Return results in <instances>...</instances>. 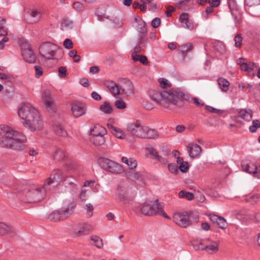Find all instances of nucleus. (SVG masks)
I'll return each mask as SVG.
<instances>
[{
    "mask_svg": "<svg viewBox=\"0 0 260 260\" xmlns=\"http://www.w3.org/2000/svg\"><path fill=\"white\" fill-rule=\"evenodd\" d=\"M104 135H101L98 136L93 137L92 139L93 144L98 146L103 145L105 142Z\"/></svg>",
    "mask_w": 260,
    "mask_h": 260,
    "instance_id": "nucleus-33",
    "label": "nucleus"
},
{
    "mask_svg": "<svg viewBox=\"0 0 260 260\" xmlns=\"http://www.w3.org/2000/svg\"><path fill=\"white\" fill-rule=\"evenodd\" d=\"M89 230L87 224H83L75 230V234L77 236H80L87 234Z\"/></svg>",
    "mask_w": 260,
    "mask_h": 260,
    "instance_id": "nucleus-26",
    "label": "nucleus"
},
{
    "mask_svg": "<svg viewBox=\"0 0 260 260\" xmlns=\"http://www.w3.org/2000/svg\"><path fill=\"white\" fill-rule=\"evenodd\" d=\"M208 3L210 6L212 7H217L220 5V0H208Z\"/></svg>",
    "mask_w": 260,
    "mask_h": 260,
    "instance_id": "nucleus-64",
    "label": "nucleus"
},
{
    "mask_svg": "<svg viewBox=\"0 0 260 260\" xmlns=\"http://www.w3.org/2000/svg\"><path fill=\"white\" fill-rule=\"evenodd\" d=\"M218 84L220 89L224 92H226L229 89L230 83L226 79L223 78H219L217 80Z\"/></svg>",
    "mask_w": 260,
    "mask_h": 260,
    "instance_id": "nucleus-29",
    "label": "nucleus"
},
{
    "mask_svg": "<svg viewBox=\"0 0 260 260\" xmlns=\"http://www.w3.org/2000/svg\"><path fill=\"white\" fill-rule=\"evenodd\" d=\"M16 234L15 229L13 227L9 226L6 224L0 222V235H9L11 236H14Z\"/></svg>",
    "mask_w": 260,
    "mask_h": 260,
    "instance_id": "nucleus-19",
    "label": "nucleus"
},
{
    "mask_svg": "<svg viewBox=\"0 0 260 260\" xmlns=\"http://www.w3.org/2000/svg\"><path fill=\"white\" fill-rule=\"evenodd\" d=\"M145 48L142 47V45L139 44L138 45L135 46L134 48V52L133 53L138 54L142 52Z\"/></svg>",
    "mask_w": 260,
    "mask_h": 260,
    "instance_id": "nucleus-61",
    "label": "nucleus"
},
{
    "mask_svg": "<svg viewBox=\"0 0 260 260\" xmlns=\"http://www.w3.org/2000/svg\"><path fill=\"white\" fill-rule=\"evenodd\" d=\"M181 23L182 26L184 28L188 29L189 30H193L194 28L193 24L190 20L181 21Z\"/></svg>",
    "mask_w": 260,
    "mask_h": 260,
    "instance_id": "nucleus-45",
    "label": "nucleus"
},
{
    "mask_svg": "<svg viewBox=\"0 0 260 260\" xmlns=\"http://www.w3.org/2000/svg\"><path fill=\"white\" fill-rule=\"evenodd\" d=\"M52 156L54 159L61 160L64 159L66 157V154L62 149L58 148L53 152Z\"/></svg>",
    "mask_w": 260,
    "mask_h": 260,
    "instance_id": "nucleus-31",
    "label": "nucleus"
},
{
    "mask_svg": "<svg viewBox=\"0 0 260 260\" xmlns=\"http://www.w3.org/2000/svg\"><path fill=\"white\" fill-rule=\"evenodd\" d=\"M18 115L25 120L23 125L31 131L40 130L43 128V122L38 111L28 103H23L18 110Z\"/></svg>",
    "mask_w": 260,
    "mask_h": 260,
    "instance_id": "nucleus-1",
    "label": "nucleus"
},
{
    "mask_svg": "<svg viewBox=\"0 0 260 260\" xmlns=\"http://www.w3.org/2000/svg\"><path fill=\"white\" fill-rule=\"evenodd\" d=\"M4 38L0 40V49H3L5 47V43L9 41V39L6 36H3Z\"/></svg>",
    "mask_w": 260,
    "mask_h": 260,
    "instance_id": "nucleus-62",
    "label": "nucleus"
},
{
    "mask_svg": "<svg viewBox=\"0 0 260 260\" xmlns=\"http://www.w3.org/2000/svg\"><path fill=\"white\" fill-rule=\"evenodd\" d=\"M184 98H182V99H184L186 100H189L190 102L193 103L196 106L199 107H201L204 105V102L199 99L198 98L196 97H191L190 98H188V95L187 94H185L184 93Z\"/></svg>",
    "mask_w": 260,
    "mask_h": 260,
    "instance_id": "nucleus-28",
    "label": "nucleus"
},
{
    "mask_svg": "<svg viewBox=\"0 0 260 260\" xmlns=\"http://www.w3.org/2000/svg\"><path fill=\"white\" fill-rule=\"evenodd\" d=\"M192 48V43H187L186 44L179 45V48L182 53V56H183L184 54L190 51Z\"/></svg>",
    "mask_w": 260,
    "mask_h": 260,
    "instance_id": "nucleus-32",
    "label": "nucleus"
},
{
    "mask_svg": "<svg viewBox=\"0 0 260 260\" xmlns=\"http://www.w3.org/2000/svg\"><path fill=\"white\" fill-rule=\"evenodd\" d=\"M188 218V212H184L182 214L175 213L173 217L174 222L182 228H186L190 224L191 221Z\"/></svg>",
    "mask_w": 260,
    "mask_h": 260,
    "instance_id": "nucleus-11",
    "label": "nucleus"
},
{
    "mask_svg": "<svg viewBox=\"0 0 260 260\" xmlns=\"http://www.w3.org/2000/svg\"><path fill=\"white\" fill-rule=\"evenodd\" d=\"M53 128L55 133L59 136L66 137L68 135L67 131L60 124L55 125Z\"/></svg>",
    "mask_w": 260,
    "mask_h": 260,
    "instance_id": "nucleus-30",
    "label": "nucleus"
},
{
    "mask_svg": "<svg viewBox=\"0 0 260 260\" xmlns=\"http://www.w3.org/2000/svg\"><path fill=\"white\" fill-rule=\"evenodd\" d=\"M179 168L181 172H186L189 168L188 162L187 161L183 162L180 165Z\"/></svg>",
    "mask_w": 260,
    "mask_h": 260,
    "instance_id": "nucleus-53",
    "label": "nucleus"
},
{
    "mask_svg": "<svg viewBox=\"0 0 260 260\" xmlns=\"http://www.w3.org/2000/svg\"><path fill=\"white\" fill-rule=\"evenodd\" d=\"M67 69L64 67H60L58 69V73L59 76L63 78L66 75Z\"/></svg>",
    "mask_w": 260,
    "mask_h": 260,
    "instance_id": "nucleus-59",
    "label": "nucleus"
},
{
    "mask_svg": "<svg viewBox=\"0 0 260 260\" xmlns=\"http://www.w3.org/2000/svg\"><path fill=\"white\" fill-rule=\"evenodd\" d=\"M98 164L102 169L112 173L118 174L124 172V170L120 165L107 158L100 157Z\"/></svg>",
    "mask_w": 260,
    "mask_h": 260,
    "instance_id": "nucleus-7",
    "label": "nucleus"
},
{
    "mask_svg": "<svg viewBox=\"0 0 260 260\" xmlns=\"http://www.w3.org/2000/svg\"><path fill=\"white\" fill-rule=\"evenodd\" d=\"M242 168L244 171L249 174H254L255 176L260 178V166L257 167L254 163L250 162L249 163L243 164Z\"/></svg>",
    "mask_w": 260,
    "mask_h": 260,
    "instance_id": "nucleus-13",
    "label": "nucleus"
},
{
    "mask_svg": "<svg viewBox=\"0 0 260 260\" xmlns=\"http://www.w3.org/2000/svg\"><path fill=\"white\" fill-rule=\"evenodd\" d=\"M82 4L80 2H75L73 4V8L77 11L81 10V8H82Z\"/></svg>",
    "mask_w": 260,
    "mask_h": 260,
    "instance_id": "nucleus-57",
    "label": "nucleus"
},
{
    "mask_svg": "<svg viewBox=\"0 0 260 260\" xmlns=\"http://www.w3.org/2000/svg\"><path fill=\"white\" fill-rule=\"evenodd\" d=\"M160 19L158 17L154 18L151 22V25L153 28L158 27L160 24Z\"/></svg>",
    "mask_w": 260,
    "mask_h": 260,
    "instance_id": "nucleus-54",
    "label": "nucleus"
},
{
    "mask_svg": "<svg viewBox=\"0 0 260 260\" xmlns=\"http://www.w3.org/2000/svg\"><path fill=\"white\" fill-rule=\"evenodd\" d=\"M140 211L145 215H160L165 218L170 219L164 210L162 204L159 203L158 200H155L152 204L144 203L141 205Z\"/></svg>",
    "mask_w": 260,
    "mask_h": 260,
    "instance_id": "nucleus-5",
    "label": "nucleus"
},
{
    "mask_svg": "<svg viewBox=\"0 0 260 260\" xmlns=\"http://www.w3.org/2000/svg\"><path fill=\"white\" fill-rule=\"evenodd\" d=\"M149 154L151 155V158L153 159H157L159 158V155L156 151V150L154 149L152 147H149L148 148Z\"/></svg>",
    "mask_w": 260,
    "mask_h": 260,
    "instance_id": "nucleus-44",
    "label": "nucleus"
},
{
    "mask_svg": "<svg viewBox=\"0 0 260 260\" xmlns=\"http://www.w3.org/2000/svg\"><path fill=\"white\" fill-rule=\"evenodd\" d=\"M137 30L141 34H146L147 30L146 23L143 21H139L137 26Z\"/></svg>",
    "mask_w": 260,
    "mask_h": 260,
    "instance_id": "nucleus-38",
    "label": "nucleus"
},
{
    "mask_svg": "<svg viewBox=\"0 0 260 260\" xmlns=\"http://www.w3.org/2000/svg\"><path fill=\"white\" fill-rule=\"evenodd\" d=\"M41 14L37 10H34L28 12L27 16V21L29 23H33L39 20L41 17Z\"/></svg>",
    "mask_w": 260,
    "mask_h": 260,
    "instance_id": "nucleus-20",
    "label": "nucleus"
},
{
    "mask_svg": "<svg viewBox=\"0 0 260 260\" xmlns=\"http://www.w3.org/2000/svg\"><path fill=\"white\" fill-rule=\"evenodd\" d=\"M0 145L2 147L21 149L22 144L26 141L25 136L5 125L0 126Z\"/></svg>",
    "mask_w": 260,
    "mask_h": 260,
    "instance_id": "nucleus-2",
    "label": "nucleus"
},
{
    "mask_svg": "<svg viewBox=\"0 0 260 260\" xmlns=\"http://www.w3.org/2000/svg\"><path fill=\"white\" fill-rule=\"evenodd\" d=\"M21 53L23 59L25 61L31 63L35 62V54L31 49L30 45L27 43H24L22 45Z\"/></svg>",
    "mask_w": 260,
    "mask_h": 260,
    "instance_id": "nucleus-10",
    "label": "nucleus"
},
{
    "mask_svg": "<svg viewBox=\"0 0 260 260\" xmlns=\"http://www.w3.org/2000/svg\"><path fill=\"white\" fill-rule=\"evenodd\" d=\"M106 133V128L99 124L95 125L94 127L90 130V134L93 137L105 135Z\"/></svg>",
    "mask_w": 260,
    "mask_h": 260,
    "instance_id": "nucleus-23",
    "label": "nucleus"
},
{
    "mask_svg": "<svg viewBox=\"0 0 260 260\" xmlns=\"http://www.w3.org/2000/svg\"><path fill=\"white\" fill-rule=\"evenodd\" d=\"M100 109L106 114L111 113L113 110L111 106L107 102H105L104 104L100 106Z\"/></svg>",
    "mask_w": 260,
    "mask_h": 260,
    "instance_id": "nucleus-36",
    "label": "nucleus"
},
{
    "mask_svg": "<svg viewBox=\"0 0 260 260\" xmlns=\"http://www.w3.org/2000/svg\"><path fill=\"white\" fill-rule=\"evenodd\" d=\"M205 250H206L209 253H212V252L217 251L218 250V244L216 245H205Z\"/></svg>",
    "mask_w": 260,
    "mask_h": 260,
    "instance_id": "nucleus-43",
    "label": "nucleus"
},
{
    "mask_svg": "<svg viewBox=\"0 0 260 260\" xmlns=\"http://www.w3.org/2000/svg\"><path fill=\"white\" fill-rule=\"evenodd\" d=\"M76 206V202L72 201L67 206L52 212L48 216V219L54 222L65 220L73 213Z\"/></svg>",
    "mask_w": 260,
    "mask_h": 260,
    "instance_id": "nucleus-6",
    "label": "nucleus"
},
{
    "mask_svg": "<svg viewBox=\"0 0 260 260\" xmlns=\"http://www.w3.org/2000/svg\"><path fill=\"white\" fill-rule=\"evenodd\" d=\"M64 178L63 173L60 170H55L49 178L45 183V187L51 190L59 184L60 180Z\"/></svg>",
    "mask_w": 260,
    "mask_h": 260,
    "instance_id": "nucleus-9",
    "label": "nucleus"
},
{
    "mask_svg": "<svg viewBox=\"0 0 260 260\" xmlns=\"http://www.w3.org/2000/svg\"><path fill=\"white\" fill-rule=\"evenodd\" d=\"M159 82L160 83L161 87L163 88H165L168 87H170L171 86V84L169 82V81L165 78H159Z\"/></svg>",
    "mask_w": 260,
    "mask_h": 260,
    "instance_id": "nucleus-48",
    "label": "nucleus"
},
{
    "mask_svg": "<svg viewBox=\"0 0 260 260\" xmlns=\"http://www.w3.org/2000/svg\"><path fill=\"white\" fill-rule=\"evenodd\" d=\"M57 46L49 42H45L40 46L39 53L48 59H54Z\"/></svg>",
    "mask_w": 260,
    "mask_h": 260,
    "instance_id": "nucleus-8",
    "label": "nucleus"
},
{
    "mask_svg": "<svg viewBox=\"0 0 260 260\" xmlns=\"http://www.w3.org/2000/svg\"><path fill=\"white\" fill-rule=\"evenodd\" d=\"M121 160L122 161L126 164L131 170L136 168L137 166V162L136 160L133 158H128L127 157L123 156Z\"/></svg>",
    "mask_w": 260,
    "mask_h": 260,
    "instance_id": "nucleus-27",
    "label": "nucleus"
},
{
    "mask_svg": "<svg viewBox=\"0 0 260 260\" xmlns=\"http://www.w3.org/2000/svg\"><path fill=\"white\" fill-rule=\"evenodd\" d=\"M141 136V138L146 139H155L158 136L157 132L155 129L149 128L146 126L143 127V131Z\"/></svg>",
    "mask_w": 260,
    "mask_h": 260,
    "instance_id": "nucleus-16",
    "label": "nucleus"
},
{
    "mask_svg": "<svg viewBox=\"0 0 260 260\" xmlns=\"http://www.w3.org/2000/svg\"><path fill=\"white\" fill-rule=\"evenodd\" d=\"M35 75L37 78H39L43 74L42 68L39 66H35Z\"/></svg>",
    "mask_w": 260,
    "mask_h": 260,
    "instance_id": "nucleus-55",
    "label": "nucleus"
},
{
    "mask_svg": "<svg viewBox=\"0 0 260 260\" xmlns=\"http://www.w3.org/2000/svg\"><path fill=\"white\" fill-rule=\"evenodd\" d=\"M90 240L94 242L93 244L97 247L101 248L103 246V240L99 237L93 235L90 237Z\"/></svg>",
    "mask_w": 260,
    "mask_h": 260,
    "instance_id": "nucleus-35",
    "label": "nucleus"
},
{
    "mask_svg": "<svg viewBox=\"0 0 260 260\" xmlns=\"http://www.w3.org/2000/svg\"><path fill=\"white\" fill-rule=\"evenodd\" d=\"M77 51L76 50H72L69 53V55L70 57L74 59V60L76 62H78L81 60V57L77 54Z\"/></svg>",
    "mask_w": 260,
    "mask_h": 260,
    "instance_id": "nucleus-41",
    "label": "nucleus"
},
{
    "mask_svg": "<svg viewBox=\"0 0 260 260\" xmlns=\"http://www.w3.org/2000/svg\"><path fill=\"white\" fill-rule=\"evenodd\" d=\"M87 206V214L88 217H91L92 215V211L93 210V207L92 205L90 204H88L86 205Z\"/></svg>",
    "mask_w": 260,
    "mask_h": 260,
    "instance_id": "nucleus-60",
    "label": "nucleus"
},
{
    "mask_svg": "<svg viewBox=\"0 0 260 260\" xmlns=\"http://www.w3.org/2000/svg\"><path fill=\"white\" fill-rule=\"evenodd\" d=\"M184 96L183 90L178 88H172L168 91H152L150 93V98L157 103H172L180 107L183 105L182 98H185Z\"/></svg>",
    "mask_w": 260,
    "mask_h": 260,
    "instance_id": "nucleus-3",
    "label": "nucleus"
},
{
    "mask_svg": "<svg viewBox=\"0 0 260 260\" xmlns=\"http://www.w3.org/2000/svg\"><path fill=\"white\" fill-rule=\"evenodd\" d=\"M107 87L115 96L122 93L121 92V89H120V86L119 87L118 85L113 81L109 82L107 85Z\"/></svg>",
    "mask_w": 260,
    "mask_h": 260,
    "instance_id": "nucleus-24",
    "label": "nucleus"
},
{
    "mask_svg": "<svg viewBox=\"0 0 260 260\" xmlns=\"http://www.w3.org/2000/svg\"><path fill=\"white\" fill-rule=\"evenodd\" d=\"M72 111L76 117H79L85 113V109L80 103L75 102L72 104Z\"/></svg>",
    "mask_w": 260,
    "mask_h": 260,
    "instance_id": "nucleus-17",
    "label": "nucleus"
},
{
    "mask_svg": "<svg viewBox=\"0 0 260 260\" xmlns=\"http://www.w3.org/2000/svg\"><path fill=\"white\" fill-rule=\"evenodd\" d=\"M260 127V121L258 119H254L252 120V125L249 126V131L254 133L256 132V129Z\"/></svg>",
    "mask_w": 260,
    "mask_h": 260,
    "instance_id": "nucleus-37",
    "label": "nucleus"
},
{
    "mask_svg": "<svg viewBox=\"0 0 260 260\" xmlns=\"http://www.w3.org/2000/svg\"><path fill=\"white\" fill-rule=\"evenodd\" d=\"M179 197L180 198H186L188 200H192L194 198V195L192 193L190 192H186L184 190H181L179 192Z\"/></svg>",
    "mask_w": 260,
    "mask_h": 260,
    "instance_id": "nucleus-39",
    "label": "nucleus"
},
{
    "mask_svg": "<svg viewBox=\"0 0 260 260\" xmlns=\"http://www.w3.org/2000/svg\"><path fill=\"white\" fill-rule=\"evenodd\" d=\"M138 41L142 47L146 48L148 43V39L145 34L140 33L138 37Z\"/></svg>",
    "mask_w": 260,
    "mask_h": 260,
    "instance_id": "nucleus-34",
    "label": "nucleus"
},
{
    "mask_svg": "<svg viewBox=\"0 0 260 260\" xmlns=\"http://www.w3.org/2000/svg\"><path fill=\"white\" fill-rule=\"evenodd\" d=\"M168 169L170 172L173 174H176L178 172V166L174 164H169Z\"/></svg>",
    "mask_w": 260,
    "mask_h": 260,
    "instance_id": "nucleus-52",
    "label": "nucleus"
},
{
    "mask_svg": "<svg viewBox=\"0 0 260 260\" xmlns=\"http://www.w3.org/2000/svg\"><path fill=\"white\" fill-rule=\"evenodd\" d=\"M242 37L241 34H237L234 38L235 46L237 48H239L242 45Z\"/></svg>",
    "mask_w": 260,
    "mask_h": 260,
    "instance_id": "nucleus-46",
    "label": "nucleus"
},
{
    "mask_svg": "<svg viewBox=\"0 0 260 260\" xmlns=\"http://www.w3.org/2000/svg\"><path fill=\"white\" fill-rule=\"evenodd\" d=\"M0 79L5 81H10L11 80V76L4 73H0Z\"/></svg>",
    "mask_w": 260,
    "mask_h": 260,
    "instance_id": "nucleus-56",
    "label": "nucleus"
},
{
    "mask_svg": "<svg viewBox=\"0 0 260 260\" xmlns=\"http://www.w3.org/2000/svg\"><path fill=\"white\" fill-rule=\"evenodd\" d=\"M187 151L189 156L194 158L199 156L202 151V148L198 144L191 143L187 146Z\"/></svg>",
    "mask_w": 260,
    "mask_h": 260,
    "instance_id": "nucleus-15",
    "label": "nucleus"
},
{
    "mask_svg": "<svg viewBox=\"0 0 260 260\" xmlns=\"http://www.w3.org/2000/svg\"><path fill=\"white\" fill-rule=\"evenodd\" d=\"M143 126L140 121L137 120L136 122L130 123L127 125V131L133 136L141 138V134L143 131Z\"/></svg>",
    "mask_w": 260,
    "mask_h": 260,
    "instance_id": "nucleus-12",
    "label": "nucleus"
},
{
    "mask_svg": "<svg viewBox=\"0 0 260 260\" xmlns=\"http://www.w3.org/2000/svg\"><path fill=\"white\" fill-rule=\"evenodd\" d=\"M121 89V93H125L127 95H130L134 93L133 89L134 86L132 82L128 79H124V84L120 86Z\"/></svg>",
    "mask_w": 260,
    "mask_h": 260,
    "instance_id": "nucleus-18",
    "label": "nucleus"
},
{
    "mask_svg": "<svg viewBox=\"0 0 260 260\" xmlns=\"http://www.w3.org/2000/svg\"><path fill=\"white\" fill-rule=\"evenodd\" d=\"M72 24V21L69 19L66 18L63 19L62 22V26H63L66 28H71Z\"/></svg>",
    "mask_w": 260,
    "mask_h": 260,
    "instance_id": "nucleus-49",
    "label": "nucleus"
},
{
    "mask_svg": "<svg viewBox=\"0 0 260 260\" xmlns=\"http://www.w3.org/2000/svg\"><path fill=\"white\" fill-rule=\"evenodd\" d=\"M214 47L220 54H223L226 50L225 45L221 42L216 43L214 45Z\"/></svg>",
    "mask_w": 260,
    "mask_h": 260,
    "instance_id": "nucleus-40",
    "label": "nucleus"
},
{
    "mask_svg": "<svg viewBox=\"0 0 260 260\" xmlns=\"http://www.w3.org/2000/svg\"><path fill=\"white\" fill-rule=\"evenodd\" d=\"M115 106L118 109H123L126 107L125 103L121 99L116 101Z\"/></svg>",
    "mask_w": 260,
    "mask_h": 260,
    "instance_id": "nucleus-50",
    "label": "nucleus"
},
{
    "mask_svg": "<svg viewBox=\"0 0 260 260\" xmlns=\"http://www.w3.org/2000/svg\"><path fill=\"white\" fill-rule=\"evenodd\" d=\"M51 100L50 91L48 90H45L42 95V100L47 108L52 107L53 103Z\"/></svg>",
    "mask_w": 260,
    "mask_h": 260,
    "instance_id": "nucleus-22",
    "label": "nucleus"
},
{
    "mask_svg": "<svg viewBox=\"0 0 260 260\" xmlns=\"http://www.w3.org/2000/svg\"><path fill=\"white\" fill-rule=\"evenodd\" d=\"M193 246L194 249L197 250H205V245L202 242H200L199 243L193 244Z\"/></svg>",
    "mask_w": 260,
    "mask_h": 260,
    "instance_id": "nucleus-58",
    "label": "nucleus"
},
{
    "mask_svg": "<svg viewBox=\"0 0 260 260\" xmlns=\"http://www.w3.org/2000/svg\"><path fill=\"white\" fill-rule=\"evenodd\" d=\"M216 224L219 228L222 229H225L228 225L225 219L221 216H219Z\"/></svg>",
    "mask_w": 260,
    "mask_h": 260,
    "instance_id": "nucleus-42",
    "label": "nucleus"
},
{
    "mask_svg": "<svg viewBox=\"0 0 260 260\" xmlns=\"http://www.w3.org/2000/svg\"><path fill=\"white\" fill-rule=\"evenodd\" d=\"M46 188L45 184L41 187H36L35 186L30 188L25 187L22 190L21 197L22 202L30 204L40 202L44 199L46 192L51 191L50 189Z\"/></svg>",
    "mask_w": 260,
    "mask_h": 260,
    "instance_id": "nucleus-4",
    "label": "nucleus"
},
{
    "mask_svg": "<svg viewBox=\"0 0 260 260\" xmlns=\"http://www.w3.org/2000/svg\"><path fill=\"white\" fill-rule=\"evenodd\" d=\"M63 46L67 49H71L73 47V43L70 39H66L63 41Z\"/></svg>",
    "mask_w": 260,
    "mask_h": 260,
    "instance_id": "nucleus-51",
    "label": "nucleus"
},
{
    "mask_svg": "<svg viewBox=\"0 0 260 260\" xmlns=\"http://www.w3.org/2000/svg\"><path fill=\"white\" fill-rule=\"evenodd\" d=\"M253 112L251 109H243L238 111V116L246 121H250L252 118Z\"/></svg>",
    "mask_w": 260,
    "mask_h": 260,
    "instance_id": "nucleus-21",
    "label": "nucleus"
},
{
    "mask_svg": "<svg viewBox=\"0 0 260 260\" xmlns=\"http://www.w3.org/2000/svg\"><path fill=\"white\" fill-rule=\"evenodd\" d=\"M205 110L207 111L213 113H216V114H221L223 112V110L216 109L214 107H212L210 106H206L205 107Z\"/></svg>",
    "mask_w": 260,
    "mask_h": 260,
    "instance_id": "nucleus-47",
    "label": "nucleus"
},
{
    "mask_svg": "<svg viewBox=\"0 0 260 260\" xmlns=\"http://www.w3.org/2000/svg\"><path fill=\"white\" fill-rule=\"evenodd\" d=\"M107 127L111 133L116 138L121 139L123 138V133L120 129L114 126L111 124H107Z\"/></svg>",
    "mask_w": 260,
    "mask_h": 260,
    "instance_id": "nucleus-25",
    "label": "nucleus"
},
{
    "mask_svg": "<svg viewBox=\"0 0 260 260\" xmlns=\"http://www.w3.org/2000/svg\"><path fill=\"white\" fill-rule=\"evenodd\" d=\"M8 34V28L4 26H0V36H6Z\"/></svg>",
    "mask_w": 260,
    "mask_h": 260,
    "instance_id": "nucleus-63",
    "label": "nucleus"
},
{
    "mask_svg": "<svg viewBox=\"0 0 260 260\" xmlns=\"http://www.w3.org/2000/svg\"><path fill=\"white\" fill-rule=\"evenodd\" d=\"M116 196V198L123 204L128 203L129 201L131 200L130 198L127 196L125 188L121 186L117 187Z\"/></svg>",
    "mask_w": 260,
    "mask_h": 260,
    "instance_id": "nucleus-14",
    "label": "nucleus"
}]
</instances>
